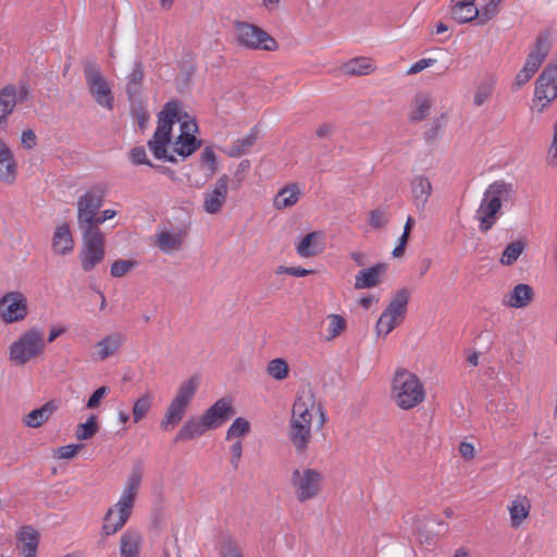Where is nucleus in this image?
<instances>
[{
  "label": "nucleus",
  "mask_w": 557,
  "mask_h": 557,
  "mask_svg": "<svg viewBox=\"0 0 557 557\" xmlns=\"http://www.w3.org/2000/svg\"><path fill=\"white\" fill-rule=\"evenodd\" d=\"M392 396L400 409L409 410L423 403L425 389L416 374L401 369L394 375Z\"/></svg>",
  "instance_id": "nucleus-3"
},
{
  "label": "nucleus",
  "mask_w": 557,
  "mask_h": 557,
  "mask_svg": "<svg viewBox=\"0 0 557 557\" xmlns=\"http://www.w3.org/2000/svg\"><path fill=\"white\" fill-rule=\"evenodd\" d=\"M132 510L129 509L127 511V515L123 517V512L121 510V507L119 506V502L111 507L103 519V525L102 531L106 535H112L116 533L119 530H121L125 523L128 521Z\"/></svg>",
  "instance_id": "nucleus-25"
},
{
  "label": "nucleus",
  "mask_w": 557,
  "mask_h": 557,
  "mask_svg": "<svg viewBox=\"0 0 557 557\" xmlns=\"http://www.w3.org/2000/svg\"><path fill=\"white\" fill-rule=\"evenodd\" d=\"M231 454H232L231 463L234 469H237L239 467V462H240V458H242V454H243V445H242L240 441H236L231 446Z\"/></svg>",
  "instance_id": "nucleus-60"
},
{
  "label": "nucleus",
  "mask_w": 557,
  "mask_h": 557,
  "mask_svg": "<svg viewBox=\"0 0 557 557\" xmlns=\"http://www.w3.org/2000/svg\"><path fill=\"white\" fill-rule=\"evenodd\" d=\"M81 232L83 240L79 252L81 264L85 272H90L104 258V234L101 231L92 232L90 230Z\"/></svg>",
  "instance_id": "nucleus-10"
},
{
  "label": "nucleus",
  "mask_w": 557,
  "mask_h": 557,
  "mask_svg": "<svg viewBox=\"0 0 557 557\" xmlns=\"http://www.w3.org/2000/svg\"><path fill=\"white\" fill-rule=\"evenodd\" d=\"M385 212L381 209L371 210L369 213V224L373 228H380L386 224Z\"/></svg>",
  "instance_id": "nucleus-56"
},
{
  "label": "nucleus",
  "mask_w": 557,
  "mask_h": 557,
  "mask_svg": "<svg viewBox=\"0 0 557 557\" xmlns=\"http://www.w3.org/2000/svg\"><path fill=\"white\" fill-rule=\"evenodd\" d=\"M182 119H189L186 112H183L178 101H168L158 115V126L151 139L148 140V147L156 159L164 160L171 163L176 162L173 154H168L166 147L171 141L172 127Z\"/></svg>",
  "instance_id": "nucleus-2"
},
{
  "label": "nucleus",
  "mask_w": 557,
  "mask_h": 557,
  "mask_svg": "<svg viewBox=\"0 0 557 557\" xmlns=\"http://www.w3.org/2000/svg\"><path fill=\"white\" fill-rule=\"evenodd\" d=\"M143 536L139 531L127 529L120 539L121 557H139Z\"/></svg>",
  "instance_id": "nucleus-26"
},
{
  "label": "nucleus",
  "mask_w": 557,
  "mask_h": 557,
  "mask_svg": "<svg viewBox=\"0 0 557 557\" xmlns=\"http://www.w3.org/2000/svg\"><path fill=\"white\" fill-rule=\"evenodd\" d=\"M320 234L311 232L307 234L296 246L297 253L302 258H309L320 252Z\"/></svg>",
  "instance_id": "nucleus-34"
},
{
  "label": "nucleus",
  "mask_w": 557,
  "mask_h": 557,
  "mask_svg": "<svg viewBox=\"0 0 557 557\" xmlns=\"http://www.w3.org/2000/svg\"><path fill=\"white\" fill-rule=\"evenodd\" d=\"M534 298V290L529 284H517L502 300L503 306L513 309L528 307Z\"/></svg>",
  "instance_id": "nucleus-20"
},
{
  "label": "nucleus",
  "mask_w": 557,
  "mask_h": 557,
  "mask_svg": "<svg viewBox=\"0 0 557 557\" xmlns=\"http://www.w3.org/2000/svg\"><path fill=\"white\" fill-rule=\"evenodd\" d=\"M108 386H101L97 388L87 400L86 407L89 409H95L100 405L101 399L109 393Z\"/></svg>",
  "instance_id": "nucleus-55"
},
{
  "label": "nucleus",
  "mask_w": 557,
  "mask_h": 557,
  "mask_svg": "<svg viewBox=\"0 0 557 557\" xmlns=\"http://www.w3.org/2000/svg\"><path fill=\"white\" fill-rule=\"evenodd\" d=\"M535 99L544 101L540 108L543 112L557 98V64L547 65L536 79Z\"/></svg>",
  "instance_id": "nucleus-13"
},
{
  "label": "nucleus",
  "mask_w": 557,
  "mask_h": 557,
  "mask_svg": "<svg viewBox=\"0 0 557 557\" xmlns=\"http://www.w3.org/2000/svg\"><path fill=\"white\" fill-rule=\"evenodd\" d=\"M136 265L135 261L119 259L111 264L110 274L113 277H122Z\"/></svg>",
  "instance_id": "nucleus-48"
},
{
  "label": "nucleus",
  "mask_w": 557,
  "mask_h": 557,
  "mask_svg": "<svg viewBox=\"0 0 557 557\" xmlns=\"http://www.w3.org/2000/svg\"><path fill=\"white\" fill-rule=\"evenodd\" d=\"M373 69L371 61L367 58H355L342 66V72L347 75H367Z\"/></svg>",
  "instance_id": "nucleus-37"
},
{
  "label": "nucleus",
  "mask_w": 557,
  "mask_h": 557,
  "mask_svg": "<svg viewBox=\"0 0 557 557\" xmlns=\"http://www.w3.org/2000/svg\"><path fill=\"white\" fill-rule=\"evenodd\" d=\"M180 123L181 134L174 143V151L185 159L200 148L201 140L193 134L198 131V125L194 120L182 119Z\"/></svg>",
  "instance_id": "nucleus-14"
},
{
  "label": "nucleus",
  "mask_w": 557,
  "mask_h": 557,
  "mask_svg": "<svg viewBox=\"0 0 557 557\" xmlns=\"http://www.w3.org/2000/svg\"><path fill=\"white\" fill-rule=\"evenodd\" d=\"M510 515V524L512 528H519L529 516L530 505L527 499H515L508 506Z\"/></svg>",
  "instance_id": "nucleus-35"
},
{
  "label": "nucleus",
  "mask_w": 557,
  "mask_h": 557,
  "mask_svg": "<svg viewBox=\"0 0 557 557\" xmlns=\"http://www.w3.org/2000/svg\"><path fill=\"white\" fill-rule=\"evenodd\" d=\"M108 186L106 183H97L90 186L77 199V225L79 231L90 230L94 216L97 215L104 202Z\"/></svg>",
  "instance_id": "nucleus-6"
},
{
  "label": "nucleus",
  "mask_w": 557,
  "mask_h": 557,
  "mask_svg": "<svg viewBox=\"0 0 557 557\" xmlns=\"http://www.w3.org/2000/svg\"><path fill=\"white\" fill-rule=\"evenodd\" d=\"M289 274L296 277H304L308 274L312 273V270H307L301 267H278L276 270V274Z\"/></svg>",
  "instance_id": "nucleus-57"
},
{
  "label": "nucleus",
  "mask_w": 557,
  "mask_h": 557,
  "mask_svg": "<svg viewBox=\"0 0 557 557\" xmlns=\"http://www.w3.org/2000/svg\"><path fill=\"white\" fill-rule=\"evenodd\" d=\"M57 403L54 400H49L41 407L28 412L24 417L23 422L26 426L32 429L40 428L44 423H46L49 420V418L57 411Z\"/></svg>",
  "instance_id": "nucleus-27"
},
{
  "label": "nucleus",
  "mask_w": 557,
  "mask_h": 557,
  "mask_svg": "<svg viewBox=\"0 0 557 557\" xmlns=\"http://www.w3.org/2000/svg\"><path fill=\"white\" fill-rule=\"evenodd\" d=\"M200 163L209 168L211 172L216 170V154L211 147H206L200 154Z\"/></svg>",
  "instance_id": "nucleus-53"
},
{
  "label": "nucleus",
  "mask_w": 557,
  "mask_h": 557,
  "mask_svg": "<svg viewBox=\"0 0 557 557\" xmlns=\"http://www.w3.org/2000/svg\"><path fill=\"white\" fill-rule=\"evenodd\" d=\"M16 162L7 144L0 139V181L12 184L16 178Z\"/></svg>",
  "instance_id": "nucleus-24"
},
{
  "label": "nucleus",
  "mask_w": 557,
  "mask_h": 557,
  "mask_svg": "<svg viewBox=\"0 0 557 557\" xmlns=\"http://www.w3.org/2000/svg\"><path fill=\"white\" fill-rule=\"evenodd\" d=\"M236 39L239 46L247 49H262L273 51L277 44L273 37L259 26L247 22H236L234 25Z\"/></svg>",
  "instance_id": "nucleus-8"
},
{
  "label": "nucleus",
  "mask_w": 557,
  "mask_h": 557,
  "mask_svg": "<svg viewBox=\"0 0 557 557\" xmlns=\"http://www.w3.org/2000/svg\"><path fill=\"white\" fill-rule=\"evenodd\" d=\"M28 314L27 298L18 290L9 292L0 298V319L12 324L25 320Z\"/></svg>",
  "instance_id": "nucleus-12"
},
{
  "label": "nucleus",
  "mask_w": 557,
  "mask_h": 557,
  "mask_svg": "<svg viewBox=\"0 0 557 557\" xmlns=\"http://www.w3.org/2000/svg\"><path fill=\"white\" fill-rule=\"evenodd\" d=\"M451 15L457 22L467 23L480 16V12L478 8L451 9Z\"/></svg>",
  "instance_id": "nucleus-49"
},
{
  "label": "nucleus",
  "mask_w": 557,
  "mask_h": 557,
  "mask_svg": "<svg viewBox=\"0 0 557 557\" xmlns=\"http://www.w3.org/2000/svg\"><path fill=\"white\" fill-rule=\"evenodd\" d=\"M220 555L221 557H244L242 549L233 539L224 540Z\"/></svg>",
  "instance_id": "nucleus-52"
},
{
  "label": "nucleus",
  "mask_w": 557,
  "mask_h": 557,
  "mask_svg": "<svg viewBox=\"0 0 557 557\" xmlns=\"http://www.w3.org/2000/svg\"><path fill=\"white\" fill-rule=\"evenodd\" d=\"M158 245L162 251L170 252L180 247L181 238L176 234L162 232L158 235Z\"/></svg>",
  "instance_id": "nucleus-46"
},
{
  "label": "nucleus",
  "mask_w": 557,
  "mask_h": 557,
  "mask_svg": "<svg viewBox=\"0 0 557 557\" xmlns=\"http://www.w3.org/2000/svg\"><path fill=\"white\" fill-rule=\"evenodd\" d=\"M513 195V185L503 180L495 181L486 187L475 212L482 233L488 232L495 225L503 205L511 201Z\"/></svg>",
  "instance_id": "nucleus-1"
},
{
  "label": "nucleus",
  "mask_w": 557,
  "mask_h": 557,
  "mask_svg": "<svg viewBox=\"0 0 557 557\" xmlns=\"http://www.w3.org/2000/svg\"><path fill=\"white\" fill-rule=\"evenodd\" d=\"M300 195V189L296 183L287 184L274 197L273 207L276 210L290 208L298 202Z\"/></svg>",
  "instance_id": "nucleus-30"
},
{
  "label": "nucleus",
  "mask_w": 557,
  "mask_h": 557,
  "mask_svg": "<svg viewBox=\"0 0 557 557\" xmlns=\"http://www.w3.org/2000/svg\"><path fill=\"white\" fill-rule=\"evenodd\" d=\"M524 249V245L522 242L517 240L513 243H510L503 251L500 257V263L504 265H511L513 264L518 258L521 256L522 251Z\"/></svg>",
  "instance_id": "nucleus-42"
},
{
  "label": "nucleus",
  "mask_w": 557,
  "mask_h": 557,
  "mask_svg": "<svg viewBox=\"0 0 557 557\" xmlns=\"http://www.w3.org/2000/svg\"><path fill=\"white\" fill-rule=\"evenodd\" d=\"M84 77L95 101L100 107L112 110L114 103L113 92L110 84L101 74L100 67L96 63H88L84 67Z\"/></svg>",
  "instance_id": "nucleus-9"
},
{
  "label": "nucleus",
  "mask_w": 557,
  "mask_h": 557,
  "mask_svg": "<svg viewBox=\"0 0 557 557\" xmlns=\"http://www.w3.org/2000/svg\"><path fill=\"white\" fill-rule=\"evenodd\" d=\"M230 177L224 174L218 178L212 188L203 195V210L209 214H215L223 208L227 191Z\"/></svg>",
  "instance_id": "nucleus-16"
},
{
  "label": "nucleus",
  "mask_w": 557,
  "mask_h": 557,
  "mask_svg": "<svg viewBox=\"0 0 557 557\" xmlns=\"http://www.w3.org/2000/svg\"><path fill=\"white\" fill-rule=\"evenodd\" d=\"M144 81V65L140 61H135L131 73L127 76L126 95L133 100L139 92Z\"/></svg>",
  "instance_id": "nucleus-33"
},
{
  "label": "nucleus",
  "mask_w": 557,
  "mask_h": 557,
  "mask_svg": "<svg viewBox=\"0 0 557 557\" xmlns=\"http://www.w3.org/2000/svg\"><path fill=\"white\" fill-rule=\"evenodd\" d=\"M98 431L96 416H90L84 423H79L76 429V437L79 441L91 438Z\"/></svg>",
  "instance_id": "nucleus-44"
},
{
  "label": "nucleus",
  "mask_w": 557,
  "mask_h": 557,
  "mask_svg": "<svg viewBox=\"0 0 557 557\" xmlns=\"http://www.w3.org/2000/svg\"><path fill=\"white\" fill-rule=\"evenodd\" d=\"M385 270L386 264L376 263L373 267L359 271L355 277V288L363 289L376 286L380 282L381 274H383Z\"/></svg>",
  "instance_id": "nucleus-28"
},
{
  "label": "nucleus",
  "mask_w": 557,
  "mask_h": 557,
  "mask_svg": "<svg viewBox=\"0 0 557 557\" xmlns=\"http://www.w3.org/2000/svg\"><path fill=\"white\" fill-rule=\"evenodd\" d=\"M411 194L417 209L423 210L432 193V183L424 175H416L410 181Z\"/></svg>",
  "instance_id": "nucleus-22"
},
{
  "label": "nucleus",
  "mask_w": 557,
  "mask_h": 557,
  "mask_svg": "<svg viewBox=\"0 0 557 557\" xmlns=\"http://www.w3.org/2000/svg\"><path fill=\"white\" fill-rule=\"evenodd\" d=\"M79 448H81V445H76V444L64 445V446H61L58 448L57 456L61 459H70V458H73L77 454Z\"/></svg>",
  "instance_id": "nucleus-59"
},
{
  "label": "nucleus",
  "mask_w": 557,
  "mask_h": 557,
  "mask_svg": "<svg viewBox=\"0 0 557 557\" xmlns=\"http://www.w3.org/2000/svg\"><path fill=\"white\" fill-rule=\"evenodd\" d=\"M235 414L232 401L227 397L220 398L200 416L208 430L218 429Z\"/></svg>",
  "instance_id": "nucleus-15"
},
{
  "label": "nucleus",
  "mask_w": 557,
  "mask_h": 557,
  "mask_svg": "<svg viewBox=\"0 0 557 557\" xmlns=\"http://www.w3.org/2000/svg\"><path fill=\"white\" fill-rule=\"evenodd\" d=\"M409 296L410 293L407 288H401L394 295L376 323L379 335L386 336L401 323L407 311Z\"/></svg>",
  "instance_id": "nucleus-7"
},
{
  "label": "nucleus",
  "mask_w": 557,
  "mask_h": 557,
  "mask_svg": "<svg viewBox=\"0 0 557 557\" xmlns=\"http://www.w3.org/2000/svg\"><path fill=\"white\" fill-rule=\"evenodd\" d=\"M207 431L208 429L203 424L200 417H190L184 422V424L177 432L174 442L178 443L191 441L202 436Z\"/></svg>",
  "instance_id": "nucleus-29"
},
{
  "label": "nucleus",
  "mask_w": 557,
  "mask_h": 557,
  "mask_svg": "<svg viewBox=\"0 0 557 557\" xmlns=\"http://www.w3.org/2000/svg\"><path fill=\"white\" fill-rule=\"evenodd\" d=\"M143 479V467L137 463L133 467L132 472L127 479L126 485L119 498V506L123 512V517L127 515L129 509H133L135 498L140 487Z\"/></svg>",
  "instance_id": "nucleus-17"
},
{
  "label": "nucleus",
  "mask_w": 557,
  "mask_h": 557,
  "mask_svg": "<svg viewBox=\"0 0 557 557\" xmlns=\"http://www.w3.org/2000/svg\"><path fill=\"white\" fill-rule=\"evenodd\" d=\"M199 385V380L197 376H191L187 381L183 382L173 398L174 400H178L180 403L189 406V403L194 398Z\"/></svg>",
  "instance_id": "nucleus-36"
},
{
  "label": "nucleus",
  "mask_w": 557,
  "mask_h": 557,
  "mask_svg": "<svg viewBox=\"0 0 557 557\" xmlns=\"http://www.w3.org/2000/svg\"><path fill=\"white\" fill-rule=\"evenodd\" d=\"M46 347L44 332L34 326L24 331L9 346V359L18 367L25 366L30 360L39 357Z\"/></svg>",
  "instance_id": "nucleus-4"
},
{
  "label": "nucleus",
  "mask_w": 557,
  "mask_h": 557,
  "mask_svg": "<svg viewBox=\"0 0 557 557\" xmlns=\"http://www.w3.org/2000/svg\"><path fill=\"white\" fill-rule=\"evenodd\" d=\"M21 141L24 148L32 149L36 146L37 137L32 129L23 131Z\"/></svg>",
  "instance_id": "nucleus-63"
},
{
  "label": "nucleus",
  "mask_w": 557,
  "mask_h": 557,
  "mask_svg": "<svg viewBox=\"0 0 557 557\" xmlns=\"http://www.w3.org/2000/svg\"><path fill=\"white\" fill-rule=\"evenodd\" d=\"M548 161L550 164L557 163V122L554 124L553 139L548 149Z\"/></svg>",
  "instance_id": "nucleus-62"
},
{
  "label": "nucleus",
  "mask_w": 557,
  "mask_h": 557,
  "mask_svg": "<svg viewBox=\"0 0 557 557\" xmlns=\"http://www.w3.org/2000/svg\"><path fill=\"white\" fill-rule=\"evenodd\" d=\"M16 541L23 557H36L39 532L33 525H23L16 533Z\"/></svg>",
  "instance_id": "nucleus-19"
},
{
  "label": "nucleus",
  "mask_w": 557,
  "mask_h": 557,
  "mask_svg": "<svg viewBox=\"0 0 557 557\" xmlns=\"http://www.w3.org/2000/svg\"><path fill=\"white\" fill-rule=\"evenodd\" d=\"M152 401L153 397L149 393L141 395L134 401L132 414L135 423L146 417L151 409Z\"/></svg>",
  "instance_id": "nucleus-39"
},
{
  "label": "nucleus",
  "mask_w": 557,
  "mask_h": 557,
  "mask_svg": "<svg viewBox=\"0 0 557 557\" xmlns=\"http://www.w3.org/2000/svg\"><path fill=\"white\" fill-rule=\"evenodd\" d=\"M16 106V86L9 84L0 89V125L5 124Z\"/></svg>",
  "instance_id": "nucleus-31"
},
{
  "label": "nucleus",
  "mask_w": 557,
  "mask_h": 557,
  "mask_svg": "<svg viewBox=\"0 0 557 557\" xmlns=\"http://www.w3.org/2000/svg\"><path fill=\"white\" fill-rule=\"evenodd\" d=\"M116 212L112 209H106L101 212V214H99V212L97 213L96 216H94V221L91 222V228L90 231L92 232H96V231H101L99 228V226L104 223L106 221L108 220H111L115 216Z\"/></svg>",
  "instance_id": "nucleus-54"
},
{
  "label": "nucleus",
  "mask_w": 557,
  "mask_h": 557,
  "mask_svg": "<svg viewBox=\"0 0 557 557\" xmlns=\"http://www.w3.org/2000/svg\"><path fill=\"white\" fill-rule=\"evenodd\" d=\"M493 91V83L492 82H482L475 89L473 103L476 107L482 106L492 95Z\"/></svg>",
  "instance_id": "nucleus-47"
},
{
  "label": "nucleus",
  "mask_w": 557,
  "mask_h": 557,
  "mask_svg": "<svg viewBox=\"0 0 557 557\" xmlns=\"http://www.w3.org/2000/svg\"><path fill=\"white\" fill-rule=\"evenodd\" d=\"M550 46L552 44L549 39V33H541L536 38L534 47L527 57L524 66L531 70L533 73H536L540 66L542 65L543 61L547 57L550 50Z\"/></svg>",
  "instance_id": "nucleus-18"
},
{
  "label": "nucleus",
  "mask_w": 557,
  "mask_h": 557,
  "mask_svg": "<svg viewBox=\"0 0 557 557\" xmlns=\"http://www.w3.org/2000/svg\"><path fill=\"white\" fill-rule=\"evenodd\" d=\"M504 0H488L479 9L480 18L482 21H488L493 18L498 13L499 5Z\"/></svg>",
  "instance_id": "nucleus-51"
},
{
  "label": "nucleus",
  "mask_w": 557,
  "mask_h": 557,
  "mask_svg": "<svg viewBox=\"0 0 557 557\" xmlns=\"http://www.w3.org/2000/svg\"><path fill=\"white\" fill-rule=\"evenodd\" d=\"M250 431V423L245 418H236L226 431V441L239 438L248 434Z\"/></svg>",
  "instance_id": "nucleus-43"
},
{
  "label": "nucleus",
  "mask_w": 557,
  "mask_h": 557,
  "mask_svg": "<svg viewBox=\"0 0 557 557\" xmlns=\"http://www.w3.org/2000/svg\"><path fill=\"white\" fill-rule=\"evenodd\" d=\"M129 160L134 165L146 164L150 168H158L148 160L146 150L143 146H137L131 149Z\"/></svg>",
  "instance_id": "nucleus-50"
},
{
  "label": "nucleus",
  "mask_w": 557,
  "mask_h": 557,
  "mask_svg": "<svg viewBox=\"0 0 557 557\" xmlns=\"http://www.w3.org/2000/svg\"><path fill=\"white\" fill-rule=\"evenodd\" d=\"M312 414L308 404L302 398H297L289 421L288 438L297 455H304L311 440Z\"/></svg>",
  "instance_id": "nucleus-5"
},
{
  "label": "nucleus",
  "mask_w": 557,
  "mask_h": 557,
  "mask_svg": "<svg viewBox=\"0 0 557 557\" xmlns=\"http://www.w3.org/2000/svg\"><path fill=\"white\" fill-rule=\"evenodd\" d=\"M74 249V239L67 223L58 225L53 232L52 250L57 255H67Z\"/></svg>",
  "instance_id": "nucleus-23"
},
{
  "label": "nucleus",
  "mask_w": 557,
  "mask_h": 557,
  "mask_svg": "<svg viewBox=\"0 0 557 557\" xmlns=\"http://www.w3.org/2000/svg\"><path fill=\"white\" fill-rule=\"evenodd\" d=\"M133 114L137 119L139 127H145L146 123L149 120V113L141 106H138L133 109Z\"/></svg>",
  "instance_id": "nucleus-64"
},
{
  "label": "nucleus",
  "mask_w": 557,
  "mask_h": 557,
  "mask_svg": "<svg viewBox=\"0 0 557 557\" xmlns=\"http://www.w3.org/2000/svg\"><path fill=\"white\" fill-rule=\"evenodd\" d=\"M535 73H533L531 70L527 69L523 65V67L518 72V74L516 76V79H515V83H513V87L516 89L521 88L523 85H525L532 78V76Z\"/></svg>",
  "instance_id": "nucleus-58"
},
{
  "label": "nucleus",
  "mask_w": 557,
  "mask_h": 557,
  "mask_svg": "<svg viewBox=\"0 0 557 557\" xmlns=\"http://www.w3.org/2000/svg\"><path fill=\"white\" fill-rule=\"evenodd\" d=\"M288 364L283 358L272 359L267 367L268 374L276 381H282L288 375Z\"/></svg>",
  "instance_id": "nucleus-40"
},
{
  "label": "nucleus",
  "mask_w": 557,
  "mask_h": 557,
  "mask_svg": "<svg viewBox=\"0 0 557 557\" xmlns=\"http://www.w3.org/2000/svg\"><path fill=\"white\" fill-rule=\"evenodd\" d=\"M187 408L188 407L186 405L172 399L163 419L161 420V429L164 431L174 429L184 418Z\"/></svg>",
  "instance_id": "nucleus-32"
},
{
  "label": "nucleus",
  "mask_w": 557,
  "mask_h": 557,
  "mask_svg": "<svg viewBox=\"0 0 557 557\" xmlns=\"http://www.w3.org/2000/svg\"><path fill=\"white\" fill-rule=\"evenodd\" d=\"M258 137V129L253 127L250 129L249 134H247L243 138H238L231 147L228 154L231 157H239L242 154H246L250 147L256 143Z\"/></svg>",
  "instance_id": "nucleus-38"
},
{
  "label": "nucleus",
  "mask_w": 557,
  "mask_h": 557,
  "mask_svg": "<svg viewBox=\"0 0 557 557\" xmlns=\"http://www.w3.org/2000/svg\"><path fill=\"white\" fill-rule=\"evenodd\" d=\"M329 325H327V335L326 339L332 341L336 338L346 327V321L343 317L338 314H330L327 317Z\"/></svg>",
  "instance_id": "nucleus-45"
},
{
  "label": "nucleus",
  "mask_w": 557,
  "mask_h": 557,
  "mask_svg": "<svg viewBox=\"0 0 557 557\" xmlns=\"http://www.w3.org/2000/svg\"><path fill=\"white\" fill-rule=\"evenodd\" d=\"M126 336L121 332H113L96 344V359L103 361L113 355L123 346Z\"/></svg>",
  "instance_id": "nucleus-21"
},
{
  "label": "nucleus",
  "mask_w": 557,
  "mask_h": 557,
  "mask_svg": "<svg viewBox=\"0 0 557 557\" xmlns=\"http://www.w3.org/2000/svg\"><path fill=\"white\" fill-rule=\"evenodd\" d=\"M431 100L428 96L418 95L414 99V109L410 114L411 121H422L430 112Z\"/></svg>",
  "instance_id": "nucleus-41"
},
{
  "label": "nucleus",
  "mask_w": 557,
  "mask_h": 557,
  "mask_svg": "<svg viewBox=\"0 0 557 557\" xmlns=\"http://www.w3.org/2000/svg\"><path fill=\"white\" fill-rule=\"evenodd\" d=\"M436 62L435 59H420L419 61L414 62L410 69L408 70V74H417L421 71H423L424 69L433 65L434 63Z\"/></svg>",
  "instance_id": "nucleus-61"
},
{
  "label": "nucleus",
  "mask_w": 557,
  "mask_h": 557,
  "mask_svg": "<svg viewBox=\"0 0 557 557\" xmlns=\"http://www.w3.org/2000/svg\"><path fill=\"white\" fill-rule=\"evenodd\" d=\"M292 483L295 488L297 499L306 503L317 497L322 486V475L314 469H295L292 473Z\"/></svg>",
  "instance_id": "nucleus-11"
}]
</instances>
